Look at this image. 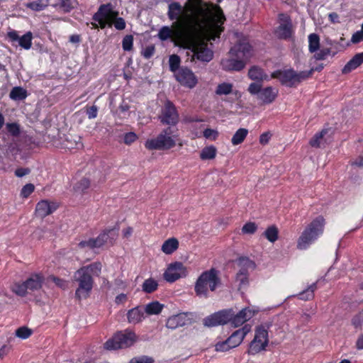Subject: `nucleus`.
<instances>
[{
    "instance_id": "nucleus-1",
    "label": "nucleus",
    "mask_w": 363,
    "mask_h": 363,
    "mask_svg": "<svg viewBox=\"0 0 363 363\" xmlns=\"http://www.w3.org/2000/svg\"><path fill=\"white\" fill-rule=\"evenodd\" d=\"M189 0L184 6L179 2H172L168 6L167 16L174 21V26L181 27L192 33L196 30H211L218 23H223L225 18L218 5L196 0L191 4Z\"/></svg>"
},
{
    "instance_id": "nucleus-2",
    "label": "nucleus",
    "mask_w": 363,
    "mask_h": 363,
    "mask_svg": "<svg viewBox=\"0 0 363 363\" xmlns=\"http://www.w3.org/2000/svg\"><path fill=\"white\" fill-rule=\"evenodd\" d=\"M118 12L114 11L111 4H101L97 12L93 16V20L95 22L91 24L94 28H97L99 26L101 28H104L107 25L109 27L114 25L117 30H122L125 28V22L123 18L118 17Z\"/></svg>"
},
{
    "instance_id": "nucleus-3",
    "label": "nucleus",
    "mask_w": 363,
    "mask_h": 363,
    "mask_svg": "<svg viewBox=\"0 0 363 363\" xmlns=\"http://www.w3.org/2000/svg\"><path fill=\"white\" fill-rule=\"evenodd\" d=\"M223 23H218L220 28L217 26L214 27L213 30H215L217 33V36L220 35V33L223 31V28L221 25ZM203 30H196L192 32V38L191 42L189 45H184L182 48H186L192 52L191 61H194L195 58L197 60L208 62L213 59V52L208 48L207 43L202 41L200 39V33ZM209 31L212 30V29L208 30Z\"/></svg>"
},
{
    "instance_id": "nucleus-4",
    "label": "nucleus",
    "mask_w": 363,
    "mask_h": 363,
    "mask_svg": "<svg viewBox=\"0 0 363 363\" xmlns=\"http://www.w3.org/2000/svg\"><path fill=\"white\" fill-rule=\"evenodd\" d=\"M325 220L323 216L314 219L303 231L298 238L297 247L305 250L323 232Z\"/></svg>"
},
{
    "instance_id": "nucleus-5",
    "label": "nucleus",
    "mask_w": 363,
    "mask_h": 363,
    "mask_svg": "<svg viewBox=\"0 0 363 363\" xmlns=\"http://www.w3.org/2000/svg\"><path fill=\"white\" fill-rule=\"evenodd\" d=\"M220 284V279L218 276V272L214 268L203 272L198 278L195 284V292L199 296H208V288L211 291L216 290V287Z\"/></svg>"
},
{
    "instance_id": "nucleus-6",
    "label": "nucleus",
    "mask_w": 363,
    "mask_h": 363,
    "mask_svg": "<svg viewBox=\"0 0 363 363\" xmlns=\"http://www.w3.org/2000/svg\"><path fill=\"white\" fill-rule=\"evenodd\" d=\"M192 33L184 30L181 27L174 26L172 27L164 26H162L158 33V37L161 40H167L172 39V40L178 43V44L183 47L184 45H189L191 42Z\"/></svg>"
},
{
    "instance_id": "nucleus-7",
    "label": "nucleus",
    "mask_w": 363,
    "mask_h": 363,
    "mask_svg": "<svg viewBox=\"0 0 363 363\" xmlns=\"http://www.w3.org/2000/svg\"><path fill=\"white\" fill-rule=\"evenodd\" d=\"M176 135L172 127L164 128L157 138L147 140L145 146L148 150H166L174 147L176 145Z\"/></svg>"
},
{
    "instance_id": "nucleus-8",
    "label": "nucleus",
    "mask_w": 363,
    "mask_h": 363,
    "mask_svg": "<svg viewBox=\"0 0 363 363\" xmlns=\"http://www.w3.org/2000/svg\"><path fill=\"white\" fill-rule=\"evenodd\" d=\"M313 70L312 69L308 72H296L294 69L277 70L272 74L271 77L279 79L283 85L293 86L308 78Z\"/></svg>"
},
{
    "instance_id": "nucleus-9",
    "label": "nucleus",
    "mask_w": 363,
    "mask_h": 363,
    "mask_svg": "<svg viewBox=\"0 0 363 363\" xmlns=\"http://www.w3.org/2000/svg\"><path fill=\"white\" fill-rule=\"evenodd\" d=\"M137 341L135 333L125 330L117 333L111 339L104 344L106 350L123 349L132 346Z\"/></svg>"
},
{
    "instance_id": "nucleus-10",
    "label": "nucleus",
    "mask_w": 363,
    "mask_h": 363,
    "mask_svg": "<svg viewBox=\"0 0 363 363\" xmlns=\"http://www.w3.org/2000/svg\"><path fill=\"white\" fill-rule=\"evenodd\" d=\"M74 279L79 284L75 291V296L79 300L86 298L93 288L92 276L84 272V269H79L74 274Z\"/></svg>"
},
{
    "instance_id": "nucleus-11",
    "label": "nucleus",
    "mask_w": 363,
    "mask_h": 363,
    "mask_svg": "<svg viewBox=\"0 0 363 363\" xmlns=\"http://www.w3.org/2000/svg\"><path fill=\"white\" fill-rule=\"evenodd\" d=\"M247 90L251 94L257 95V99L264 104L272 103L278 94V91L272 86L262 89V84L259 83H251Z\"/></svg>"
},
{
    "instance_id": "nucleus-12",
    "label": "nucleus",
    "mask_w": 363,
    "mask_h": 363,
    "mask_svg": "<svg viewBox=\"0 0 363 363\" xmlns=\"http://www.w3.org/2000/svg\"><path fill=\"white\" fill-rule=\"evenodd\" d=\"M268 344V332L265 326L257 327L255 335L250 345L249 354H255L265 349Z\"/></svg>"
},
{
    "instance_id": "nucleus-13",
    "label": "nucleus",
    "mask_w": 363,
    "mask_h": 363,
    "mask_svg": "<svg viewBox=\"0 0 363 363\" xmlns=\"http://www.w3.org/2000/svg\"><path fill=\"white\" fill-rule=\"evenodd\" d=\"M238 265L240 269L236 274V281L239 282V289L245 287L248 284V269H254L255 264L254 262L247 257H240L237 260Z\"/></svg>"
},
{
    "instance_id": "nucleus-14",
    "label": "nucleus",
    "mask_w": 363,
    "mask_h": 363,
    "mask_svg": "<svg viewBox=\"0 0 363 363\" xmlns=\"http://www.w3.org/2000/svg\"><path fill=\"white\" fill-rule=\"evenodd\" d=\"M279 26L275 30L277 37L284 40L290 38L294 33L291 18L286 13H280L279 14Z\"/></svg>"
},
{
    "instance_id": "nucleus-15",
    "label": "nucleus",
    "mask_w": 363,
    "mask_h": 363,
    "mask_svg": "<svg viewBox=\"0 0 363 363\" xmlns=\"http://www.w3.org/2000/svg\"><path fill=\"white\" fill-rule=\"evenodd\" d=\"M160 119L162 123L169 125H175L179 121V114L175 106L167 100L162 109Z\"/></svg>"
},
{
    "instance_id": "nucleus-16",
    "label": "nucleus",
    "mask_w": 363,
    "mask_h": 363,
    "mask_svg": "<svg viewBox=\"0 0 363 363\" xmlns=\"http://www.w3.org/2000/svg\"><path fill=\"white\" fill-rule=\"evenodd\" d=\"M186 275V268L182 263L177 262L170 264L163 274L164 279L170 283L177 281L181 277H184Z\"/></svg>"
},
{
    "instance_id": "nucleus-17",
    "label": "nucleus",
    "mask_w": 363,
    "mask_h": 363,
    "mask_svg": "<svg viewBox=\"0 0 363 363\" xmlns=\"http://www.w3.org/2000/svg\"><path fill=\"white\" fill-rule=\"evenodd\" d=\"M175 78L182 85L188 88H194L197 82V77L189 68L182 67L176 73Z\"/></svg>"
},
{
    "instance_id": "nucleus-18",
    "label": "nucleus",
    "mask_w": 363,
    "mask_h": 363,
    "mask_svg": "<svg viewBox=\"0 0 363 363\" xmlns=\"http://www.w3.org/2000/svg\"><path fill=\"white\" fill-rule=\"evenodd\" d=\"M231 317V311H220L204 318L203 324L208 327L224 325L230 322Z\"/></svg>"
},
{
    "instance_id": "nucleus-19",
    "label": "nucleus",
    "mask_w": 363,
    "mask_h": 363,
    "mask_svg": "<svg viewBox=\"0 0 363 363\" xmlns=\"http://www.w3.org/2000/svg\"><path fill=\"white\" fill-rule=\"evenodd\" d=\"M230 55L240 58L244 61L252 56V46L245 39L240 40L239 43L230 49Z\"/></svg>"
},
{
    "instance_id": "nucleus-20",
    "label": "nucleus",
    "mask_w": 363,
    "mask_h": 363,
    "mask_svg": "<svg viewBox=\"0 0 363 363\" xmlns=\"http://www.w3.org/2000/svg\"><path fill=\"white\" fill-rule=\"evenodd\" d=\"M8 37L12 42L17 41L18 45L26 50L30 49L32 45L33 34L30 31L19 37L16 30H12L8 33Z\"/></svg>"
},
{
    "instance_id": "nucleus-21",
    "label": "nucleus",
    "mask_w": 363,
    "mask_h": 363,
    "mask_svg": "<svg viewBox=\"0 0 363 363\" xmlns=\"http://www.w3.org/2000/svg\"><path fill=\"white\" fill-rule=\"evenodd\" d=\"M229 311H231L232 314L230 322L234 327L242 325L254 315V313L248 308H243L237 314H235L232 309Z\"/></svg>"
},
{
    "instance_id": "nucleus-22",
    "label": "nucleus",
    "mask_w": 363,
    "mask_h": 363,
    "mask_svg": "<svg viewBox=\"0 0 363 363\" xmlns=\"http://www.w3.org/2000/svg\"><path fill=\"white\" fill-rule=\"evenodd\" d=\"M221 66L225 71L238 72L245 67V62L240 58L230 55V57L222 60Z\"/></svg>"
},
{
    "instance_id": "nucleus-23",
    "label": "nucleus",
    "mask_w": 363,
    "mask_h": 363,
    "mask_svg": "<svg viewBox=\"0 0 363 363\" xmlns=\"http://www.w3.org/2000/svg\"><path fill=\"white\" fill-rule=\"evenodd\" d=\"M57 208V205L47 200L39 201L35 207L36 216L43 218L52 213Z\"/></svg>"
},
{
    "instance_id": "nucleus-24",
    "label": "nucleus",
    "mask_w": 363,
    "mask_h": 363,
    "mask_svg": "<svg viewBox=\"0 0 363 363\" xmlns=\"http://www.w3.org/2000/svg\"><path fill=\"white\" fill-rule=\"evenodd\" d=\"M188 322L187 313H182L170 316L166 323L167 328L174 330L185 325Z\"/></svg>"
},
{
    "instance_id": "nucleus-25",
    "label": "nucleus",
    "mask_w": 363,
    "mask_h": 363,
    "mask_svg": "<svg viewBox=\"0 0 363 363\" xmlns=\"http://www.w3.org/2000/svg\"><path fill=\"white\" fill-rule=\"evenodd\" d=\"M25 281L28 291H38L43 286L44 277L40 274H32Z\"/></svg>"
},
{
    "instance_id": "nucleus-26",
    "label": "nucleus",
    "mask_w": 363,
    "mask_h": 363,
    "mask_svg": "<svg viewBox=\"0 0 363 363\" xmlns=\"http://www.w3.org/2000/svg\"><path fill=\"white\" fill-rule=\"evenodd\" d=\"M248 77L250 79L256 81V83L260 84L264 81H269L270 79L267 74L265 73L263 69L258 66H252L248 71Z\"/></svg>"
},
{
    "instance_id": "nucleus-27",
    "label": "nucleus",
    "mask_w": 363,
    "mask_h": 363,
    "mask_svg": "<svg viewBox=\"0 0 363 363\" xmlns=\"http://www.w3.org/2000/svg\"><path fill=\"white\" fill-rule=\"evenodd\" d=\"M363 63V52L356 54L342 68V72L347 74Z\"/></svg>"
},
{
    "instance_id": "nucleus-28",
    "label": "nucleus",
    "mask_w": 363,
    "mask_h": 363,
    "mask_svg": "<svg viewBox=\"0 0 363 363\" xmlns=\"http://www.w3.org/2000/svg\"><path fill=\"white\" fill-rule=\"evenodd\" d=\"M143 315V311L139 307L132 308L128 312V320L130 323L136 324L142 321L144 318Z\"/></svg>"
},
{
    "instance_id": "nucleus-29",
    "label": "nucleus",
    "mask_w": 363,
    "mask_h": 363,
    "mask_svg": "<svg viewBox=\"0 0 363 363\" xmlns=\"http://www.w3.org/2000/svg\"><path fill=\"white\" fill-rule=\"evenodd\" d=\"M179 247V242L176 238H169L164 241L162 246V250L167 255L174 252Z\"/></svg>"
},
{
    "instance_id": "nucleus-30",
    "label": "nucleus",
    "mask_w": 363,
    "mask_h": 363,
    "mask_svg": "<svg viewBox=\"0 0 363 363\" xmlns=\"http://www.w3.org/2000/svg\"><path fill=\"white\" fill-rule=\"evenodd\" d=\"M65 146L66 148L72 150L79 149L82 147L83 145L81 142V138L79 136L69 135L66 138Z\"/></svg>"
},
{
    "instance_id": "nucleus-31",
    "label": "nucleus",
    "mask_w": 363,
    "mask_h": 363,
    "mask_svg": "<svg viewBox=\"0 0 363 363\" xmlns=\"http://www.w3.org/2000/svg\"><path fill=\"white\" fill-rule=\"evenodd\" d=\"M327 133L328 130L324 129L320 133L315 134L309 142L310 145L313 147H320L326 142L324 136Z\"/></svg>"
},
{
    "instance_id": "nucleus-32",
    "label": "nucleus",
    "mask_w": 363,
    "mask_h": 363,
    "mask_svg": "<svg viewBox=\"0 0 363 363\" xmlns=\"http://www.w3.org/2000/svg\"><path fill=\"white\" fill-rule=\"evenodd\" d=\"M27 91L21 86L13 87L9 94V97L14 101H21L27 97Z\"/></svg>"
},
{
    "instance_id": "nucleus-33",
    "label": "nucleus",
    "mask_w": 363,
    "mask_h": 363,
    "mask_svg": "<svg viewBox=\"0 0 363 363\" xmlns=\"http://www.w3.org/2000/svg\"><path fill=\"white\" fill-rule=\"evenodd\" d=\"M109 233L113 234L114 236L116 235L113 233V230H108L101 233L97 238H92L94 248H99L103 246L104 243L107 242Z\"/></svg>"
},
{
    "instance_id": "nucleus-34",
    "label": "nucleus",
    "mask_w": 363,
    "mask_h": 363,
    "mask_svg": "<svg viewBox=\"0 0 363 363\" xmlns=\"http://www.w3.org/2000/svg\"><path fill=\"white\" fill-rule=\"evenodd\" d=\"M77 4L76 0H56L55 6L62 9L64 12H69L75 7Z\"/></svg>"
},
{
    "instance_id": "nucleus-35",
    "label": "nucleus",
    "mask_w": 363,
    "mask_h": 363,
    "mask_svg": "<svg viewBox=\"0 0 363 363\" xmlns=\"http://www.w3.org/2000/svg\"><path fill=\"white\" fill-rule=\"evenodd\" d=\"M163 306L158 301H152L145 306V311L148 315H157L162 311Z\"/></svg>"
},
{
    "instance_id": "nucleus-36",
    "label": "nucleus",
    "mask_w": 363,
    "mask_h": 363,
    "mask_svg": "<svg viewBox=\"0 0 363 363\" xmlns=\"http://www.w3.org/2000/svg\"><path fill=\"white\" fill-rule=\"evenodd\" d=\"M158 283L152 278L145 279L142 285L143 291L147 294H151L157 289Z\"/></svg>"
},
{
    "instance_id": "nucleus-37",
    "label": "nucleus",
    "mask_w": 363,
    "mask_h": 363,
    "mask_svg": "<svg viewBox=\"0 0 363 363\" xmlns=\"http://www.w3.org/2000/svg\"><path fill=\"white\" fill-rule=\"evenodd\" d=\"M216 152H217V150L214 146H213V145L208 146V147H204L201 150V152L200 153V157L203 160H212V159L215 158V157L216 155Z\"/></svg>"
},
{
    "instance_id": "nucleus-38",
    "label": "nucleus",
    "mask_w": 363,
    "mask_h": 363,
    "mask_svg": "<svg viewBox=\"0 0 363 363\" xmlns=\"http://www.w3.org/2000/svg\"><path fill=\"white\" fill-rule=\"evenodd\" d=\"M308 50L313 53L318 50L320 47V38L315 33H311L308 36Z\"/></svg>"
},
{
    "instance_id": "nucleus-39",
    "label": "nucleus",
    "mask_w": 363,
    "mask_h": 363,
    "mask_svg": "<svg viewBox=\"0 0 363 363\" xmlns=\"http://www.w3.org/2000/svg\"><path fill=\"white\" fill-rule=\"evenodd\" d=\"M49 4L48 0H36L29 2L26 7L35 11H40L45 9Z\"/></svg>"
},
{
    "instance_id": "nucleus-40",
    "label": "nucleus",
    "mask_w": 363,
    "mask_h": 363,
    "mask_svg": "<svg viewBox=\"0 0 363 363\" xmlns=\"http://www.w3.org/2000/svg\"><path fill=\"white\" fill-rule=\"evenodd\" d=\"M279 230L275 225L268 227L264 232V236L271 242H274L278 239Z\"/></svg>"
},
{
    "instance_id": "nucleus-41",
    "label": "nucleus",
    "mask_w": 363,
    "mask_h": 363,
    "mask_svg": "<svg viewBox=\"0 0 363 363\" xmlns=\"http://www.w3.org/2000/svg\"><path fill=\"white\" fill-rule=\"evenodd\" d=\"M248 133V130L245 128L238 129L233 135L231 142L234 145H237L243 142Z\"/></svg>"
},
{
    "instance_id": "nucleus-42",
    "label": "nucleus",
    "mask_w": 363,
    "mask_h": 363,
    "mask_svg": "<svg viewBox=\"0 0 363 363\" xmlns=\"http://www.w3.org/2000/svg\"><path fill=\"white\" fill-rule=\"evenodd\" d=\"M11 290L16 295L21 297L26 296L28 294V289L26 286V281H23L22 283H14L11 287Z\"/></svg>"
},
{
    "instance_id": "nucleus-43",
    "label": "nucleus",
    "mask_w": 363,
    "mask_h": 363,
    "mask_svg": "<svg viewBox=\"0 0 363 363\" xmlns=\"http://www.w3.org/2000/svg\"><path fill=\"white\" fill-rule=\"evenodd\" d=\"M80 269H84V272L98 277L101 271V264L100 262H94L88 266L83 267Z\"/></svg>"
},
{
    "instance_id": "nucleus-44",
    "label": "nucleus",
    "mask_w": 363,
    "mask_h": 363,
    "mask_svg": "<svg viewBox=\"0 0 363 363\" xmlns=\"http://www.w3.org/2000/svg\"><path fill=\"white\" fill-rule=\"evenodd\" d=\"M317 289L316 283H313L308 288L298 294V298L301 300H311L314 296V291Z\"/></svg>"
},
{
    "instance_id": "nucleus-45",
    "label": "nucleus",
    "mask_w": 363,
    "mask_h": 363,
    "mask_svg": "<svg viewBox=\"0 0 363 363\" xmlns=\"http://www.w3.org/2000/svg\"><path fill=\"white\" fill-rule=\"evenodd\" d=\"M180 57L177 55H172L169 59V69L174 74L180 69Z\"/></svg>"
},
{
    "instance_id": "nucleus-46",
    "label": "nucleus",
    "mask_w": 363,
    "mask_h": 363,
    "mask_svg": "<svg viewBox=\"0 0 363 363\" xmlns=\"http://www.w3.org/2000/svg\"><path fill=\"white\" fill-rule=\"evenodd\" d=\"M233 84L230 83H222L218 84L216 90L218 95H227L232 92Z\"/></svg>"
},
{
    "instance_id": "nucleus-47",
    "label": "nucleus",
    "mask_w": 363,
    "mask_h": 363,
    "mask_svg": "<svg viewBox=\"0 0 363 363\" xmlns=\"http://www.w3.org/2000/svg\"><path fill=\"white\" fill-rule=\"evenodd\" d=\"M240 332L235 331L227 340L232 348L238 346L243 338L240 335Z\"/></svg>"
},
{
    "instance_id": "nucleus-48",
    "label": "nucleus",
    "mask_w": 363,
    "mask_h": 363,
    "mask_svg": "<svg viewBox=\"0 0 363 363\" xmlns=\"http://www.w3.org/2000/svg\"><path fill=\"white\" fill-rule=\"evenodd\" d=\"M90 186V181L86 178L79 180L74 186V189L77 192H84Z\"/></svg>"
},
{
    "instance_id": "nucleus-49",
    "label": "nucleus",
    "mask_w": 363,
    "mask_h": 363,
    "mask_svg": "<svg viewBox=\"0 0 363 363\" xmlns=\"http://www.w3.org/2000/svg\"><path fill=\"white\" fill-rule=\"evenodd\" d=\"M32 333V330L26 326L20 327L16 330V335L21 339H26L29 337Z\"/></svg>"
},
{
    "instance_id": "nucleus-50",
    "label": "nucleus",
    "mask_w": 363,
    "mask_h": 363,
    "mask_svg": "<svg viewBox=\"0 0 363 363\" xmlns=\"http://www.w3.org/2000/svg\"><path fill=\"white\" fill-rule=\"evenodd\" d=\"M133 37L131 35H125L122 41V47L125 51H130L133 48Z\"/></svg>"
},
{
    "instance_id": "nucleus-51",
    "label": "nucleus",
    "mask_w": 363,
    "mask_h": 363,
    "mask_svg": "<svg viewBox=\"0 0 363 363\" xmlns=\"http://www.w3.org/2000/svg\"><path fill=\"white\" fill-rule=\"evenodd\" d=\"M257 229V225L253 222L245 223L242 228V232L244 234H254Z\"/></svg>"
},
{
    "instance_id": "nucleus-52",
    "label": "nucleus",
    "mask_w": 363,
    "mask_h": 363,
    "mask_svg": "<svg viewBox=\"0 0 363 363\" xmlns=\"http://www.w3.org/2000/svg\"><path fill=\"white\" fill-rule=\"evenodd\" d=\"M6 129H7L8 132L13 136L16 137V136H18L20 134L19 125H18L16 123H7Z\"/></svg>"
},
{
    "instance_id": "nucleus-53",
    "label": "nucleus",
    "mask_w": 363,
    "mask_h": 363,
    "mask_svg": "<svg viewBox=\"0 0 363 363\" xmlns=\"http://www.w3.org/2000/svg\"><path fill=\"white\" fill-rule=\"evenodd\" d=\"M35 186L33 184H27L22 188L21 196L27 198L33 192Z\"/></svg>"
},
{
    "instance_id": "nucleus-54",
    "label": "nucleus",
    "mask_w": 363,
    "mask_h": 363,
    "mask_svg": "<svg viewBox=\"0 0 363 363\" xmlns=\"http://www.w3.org/2000/svg\"><path fill=\"white\" fill-rule=\"evenodd\" d=\"M138 139V135L133 132H129L124 135L123 142L125 145H130Z\"/></svg>"
},
{
    "instance_id": "nucleus-55",
    "label": "nucleus",
    "mask_w": 363,
    "mask_h": 363,
    "mask_svg": "<svg viewBox=\"0 0 363 363\" xmlns=\"http://www.w3.org/2000/svg\"><path fill=\"white\" fill-rule=\"evenodd\" d=\"M330 53V49L329 48H323L317 52L314 55V57L318 60H325Z\"/></svg>"
},
{
    "instance_id": "nucleus-56",
    "label": "nucleus",
    "mask_w": 363,
    "mask_h": 363,
    "mask_svg": "<svg viewBox=\"0 0 363 363\" xmlns=\"http://www.w3.org/2000/svg\"><path fill=\"white\" fill-rule=\"evenodd\" d=\"M216 350L218 352H225L229 350L230 349H232V347L230 345V343L228 342V340L218 342L216 345Z\"/></svg>"
},
{
    "instance_id": "nucleus-57",
    "label": "nucleus",
    "mask_w": 363,
    "mask_h": 363,
    "mask_svg": "<svg viewBox=\"0 0 363 363\" xmlns=\"http://www.w3.org/2000/svg\"><path fill=\"white\" fill-rule=\"evenodd\" d=\"M152 357L147 356H141L133 358L128 363H153Z\"/></svg>"
},
{
    "instance_id": "nucleus-58",
    "label": "nucleus",
    "mask_w": 363,
    "mask_h": 363,
    "mask_svg": "<svg viewBox=\"0 0 363 363\" xmlns=\"http://www.w3.org/2000/svg\"><path fill=\"white\" fill-rule=\"evenodd\" d=\"M218 133L216 130L211 128H206L203 131V136L208 139L216 140V138L218 137Z\"/></svg>"
},
{
    "instance_id": "nucleus-59",
    "label": "nucleus",
    "mask_w": 363,
    "mask_h": 363,
    "mask_svg": "<svg viewBox=\"0 0 363 363\" xmlns=\"http://www.w3.org/2000/svg\"><path fill=\"white\" fill-rule=\"evenodd\" d=\"M352 323L355 328L361 327L363 323V315L361 312L354 315L352 319Z\"/></svg>"
},
{
    "instance_id": "nucleus-60",
    "label": "nucleus",
    "mask_w": 363,
    "mask_h": 363,
    "mask_svg": "<svg viewBox=\"0 0 363 363\" xmlns=\"http://www.w3.org/2000/svg\"><path fill=\"white\" fill-rule=\"evenodd\" d=\"M50 279L61 289H65L67 286V283L64 279L55 277H51Z\"/></svg>"
},
{
    "instance_id": "nucleus-61",
    "label": "nucleus",
    "mask_w": 363,
    "mask_h": 363,
    "mask_svg": "<svg viewBox=\"0 0 363 363\" xmlns=\"http://www.w3.org/2000/svg\"><path fill=\"white\" fill-rule=\"evenodd\" d=\"M97 112H98V108L94 105L88 108L86 110V114L89 119L95 118L97 116Z\"/></svg>"
},
{
    "instance_id": "nucleus-62",
    "label": "nucleus",
    "mask_w": 363,
    "mask_h": 363,
    "mask_svg": "<svg viewBox=\"0 0 363 363\" xmlns=\"http://www.w3.org/2000/svg\"><path fill=\"white\" fill-rule=\"evenodd\" d=\"M351 41L353 43H358L359 42L363 41V31H357L352 35Z\"/></svg>"
},
{
    "instance_id": "nucleus-63",
    "label": "nucleus",
    "mask_w": 363,
    "mask_h": 363,
    "mask_svg": "<svg viewBox=\"0 0 363 363\" xmlns=\"http://www.w3.org/2000/svg\"><path fill=\"white\" fill-rule=\"evenodd\" d=\"M79 247L81 248L94 249L92 238L88 240H83L79 243Z\"/></svg>"
},
{
    "instance_id": "nucleus-64",
    "label": "nucleus",
    "mask_w": 363,
    "mask_h": 363,
    "mask_svg": "<svg viewBox=\"0 0 363 363\" xmlns=\"http://www.w3.org/2000/svg\"><path fill=\"white\" fill-rule=\"evenodd\" d=\"M30 172L28 168H18L15 171V175L18 177H23Z\"/></svg>"
}]
</instances>
